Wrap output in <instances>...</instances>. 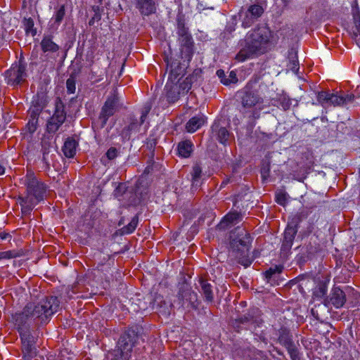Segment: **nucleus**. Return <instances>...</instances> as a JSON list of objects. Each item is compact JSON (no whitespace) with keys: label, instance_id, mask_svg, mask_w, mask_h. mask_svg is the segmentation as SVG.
<instances>
[{"label":"nucleus","instance_id":"c03bdc74","mask_svg":"<svg viewBox=\"0 0 360 360\" xmlns=\"http://www.w3.org/2000/svg\"><path fill=\"white\" fill-rule=\"evenodd\" d=\"M113 264V261H111L110 258L108 259L107 262L105 264H98L97 266L98 271H101L102 272L107 271L111 269V266Z\"/></svg>","mask_w":360,"mask_h":360},{"label":"nucleus","instance_id":"79ce46f5","mask_svg":"<svg viewBox=\"0 0 360 360\" xmlns=\"http://www.w3.org/2000/svg\"><path fill=\"white\" fill-rule=\"evenodd\" d=\"M155 145H156L155 139L149 138L147 139L145 146L148 150V151L150 154V158H153V155H154L153 153H154V149H155Z\"/></svg>","mask_w":360,"mask_h":360},{"label":"nucleus","instance_id":"4c0bfd02","mask_svg":"<svg viewBox=\"0 0 360 360\" xmlns=\"http://www.w3.org/2000/svg\"><path fill=\"white\" fill-rule=\"evenodd\" d=\"M153 106V102L151 100H148L143 105L141 109V117L140 121L141 123H143L145 122V119L146 118L148 114L150 111Z\"/></svg>","mask_w":360,"mask_h":360},{"label":"nucleus","instance_id":"c756f323","mask_svg":"<svg viewBox=\"0 0 360 360\" xmlns=\"http://www.w3.org/2000/svg\"><path fill=\"white\" fill-rule=\"evenodd\" d=\"M25 255V252L22 249H15L0 252V261L3 259H15Z\"/></svg>","mask_w":360,"mask_h":360},{"label":"nucleus","instance_id":"ea45409f","mask_svg":"<svg viewBox=\"0 0 360 360\" xmlns=\"http://www.w3.org/2000/svg\"><path fill=\"white\" fill-rule=\"evenodd\" d=\"M76 79L75 76L71 75L70 77L66 81V87L68 94H74L76 89L75 85Z\"/></svg>","mask_w":360,"mask_h":360},{"label":"nucleus","instance_id":"f8f14e48","mask_svg":"<svg viewBox=\"0 0 360 360\" xmlns=\"http://www.w3.org/2000/svg\"><path fill=\"white\" fill-rule=\"evenodd\" d=\"M297 232V229L296 225L288 224L285 228L281 248V252L283 255H287L290 252Z\"/></svg>","mask_w":360,"mask_h":360},{"label":"nucleus","instance_id":"a19ab883","mask_svg":"<svg viewBox=\"0 0 360 360\" xmlns=\"http://www.w3.org/2000/svg\"><path fill=\"white\" fill-rule=\"evenodd\" d=\"M281 272V268L276 266L274 268H270L265 272L266 278L268 280L274 278Z\"/></svg>","mask_w":360,"mask_h":360},{"label":"nucleus","instance_id":"2eb2a0df","mask_svg":"<svg viewBox=\"0 0 360 360\" xmlns=\"http://www.w3.org/2000/svg\"><path fill=\"white\" fill-rule=\"evenodd\" d=\"M242 105L245 108H251L260 106L263 103V98L257 92L246 90L242 97Z\"/></svg>","mask_w":360,"mask_h":360},{"label":"nucleus","instance_id":"13d9d810","mask_svg":"<svg viewBox=\"0 0 360 360\" xmlns=\"http://www.w3.org/2000/svg\"><path fill=\"white\" fill-rule=\"evenodd\" d=\"M48 153L47 150H46V148H44L43 149V160L44 161H46V155Z\"/></svg>","mask_w":360,"mask_h":360},{"label":"nucleus","instance_id":"cd10ccee","mask_svg":"<svg viewBox=\"0 0 360 360\" xmlns=\"http://www.w3.org/2000/svg\"><path fill=\"white\" fill-rule=\"evenodd\" d=\"M217 75L221 79V82L225 85L236 84L238 82V78L234 71H231L229 76H226L223 70H218L217 71Z\"/></svg>","mask_w":360,"mask_h":360},{"label":"nucleus","instance_id":"6ab92c4d","mask_svg":"<svg viewBox=\"0 0 360 360\" xmlns=\"http://www.w3.org/2000/svg\"><path fill=\"white\" fill-rule=\"evenodd\" d=\"M199 283L200 285V292L203 296L205 302L212 303L214 301V292L212 285L207 281L200 278Z\"/></svg>","mask_w":360,"mask_h":360},{"label":"nucleus","instance_id":"052dcab7","mask_svg":"<svg viewBox=\"0 0 360 360\" xmlns=\"http://www.w3.org/2000/svg\"><path fill=\"white\" fill-rule=\"evenodd\" d=\"M93 10L95 11V13H99V7L98 6H93Z\"/></svg>","mask_w":360,"mask_h":360},{"label":"nucleus","instance_id":"aec40b11","mask_svg":"<svg viewBox=\"0 0 360 360\" xmlns=\"http://www.w3.org/2000/svg\"><path fill=\"white\" fill-rule=\"evenodd\" d=\"M138 8L143 15H149L156 11V4L154 0H137Z\"/></svg>","mask_w":360,"mask_h":360},{"label":"nucleus","instance_id":"09e8293b","mask_svg":"<svg viewBox=\"0 0 360 360\" xmlns=\"http://www.w3.org/2000/svg\"><path fill=\"white\" fill-rule=\"evenodd\" d=\"M106 156L109 160H113L117 156V150L114 148H110L106 152Z\"/></svg>","mask_w":360,"mask_h":360},{"label":"nucleus","instance_id":"a18cd8bd","mask_svg":"<svg viewBox=\"0 0 360 360\" xmlns=\"http://www.w3.org/2000/svg\"><path fill=\"white\" fill-rule=\"evenodd\" d=\"M287 350L292 360H300L299 353L295 345L288 348Z\"/></svg>","mask_w":360,"mask_h":360},{"label":"nucleus","instance_id":"c85d7f7f","mask_svg":"<svg viewBox=\"0 0 360 360\" xmlns=\"http://www.w3.org/2000/svg\"><path fill=\"white\" fill-rule=\"evenodd\" d=\"M329 279L319 281L316 286L314 289L313 295L317 298H322L327 292Z\"/></svg>","mask_w":360,"mask_h":360},{"label":"nucleus","instance_id":"39448f33","mask_svg":"<svg viewBox=\"0 0 360 360\" xmlns=\"http://www.w3.org/2000/svg\"><path fill=\"white\" fill-rule=\"evenodd\" d=\"M177 34L181 58L184 61L189 62L193 53V41L188 28L185 27L184 21L181 19L177 20Z\"/></svg>","mask_w":360,"mask_h":360},{"label":"nucleus","instance_id":"3c124183","mask_svg":"<svg viewBox=\"0 0 360 360\" xmlns=\"http://www.w3.org/2000/svg\"><path fill=\"white\" fill-rule=\"evenodd\" d=\"M261 173L263 178H266V176H268L269 173V167L266 166V167H263L262 169Z\"/></svg>","mask_w":360,"mask_h":360},{"label":"nucleus","instance_id":"603ef678","mask_svg":"<svg viewBox=\"0 0 360 360\" xmlns=\"http://www.w3.org/2000/svg\"><path fill=\"white\" fill-rule=\"evenodd\" d=\"M7 238H11V235L6 232H1L0 233V239L6 240Z\"/></svg>","mask_w":360,"mask_h":360},{"label":"nucleus","instance_id":"69168bd1","mask_svg":"<svg viewBox=\"0 0 360 360\" xmlns=\"http://www.w3.org/2000/svg\"><path fill=\"white\" fill-rule=\"evenodd\" d=\"M103 0H99V3L101 4Z\"/></svg>","mask_w":360,"mask_h":360},{"label":"nucleus","instance_id":"5701e85b","mask_svg":"<svg viewBox=\"0 0 360 360\" xmlns=\"http://www.w3.org/2000/svg\"><path fill=\"white\" fill-rule=\"evenodd\" d=\"M171 307L172 304L169 302H167L165 300H164L162 296H155L153 301V308L159 309L160 313H162L165 315H169L170 314Z\"/></svg>","mask_w":360,"mask_h":360},{"label":"nucleus","instance_id":"8fccbe9b","mask_svg":"<svg viewBox=\"0 0 360 360\" xmlns=\"http://www.w3.org/2000/svg\"><path fill=\"white\" fill-rule=\"evenodd\" d=\"M290 68L293 72L296 73L299 70L298 62L296 60H292V61H290Z\"/></svg>","mask_w":360,"mask_h":360},{"label":"nucleus","instance_id":"a878e982","mask_svg":"<svg viewBox=\"0 0 360 360\" xmlns=\"http://www.w3.org/2000/svg\"><path fill=\"white\" fill-rule=\"evenodd\" d=\"M167 70H169L170 79L172 80L177 79V77L183 74L184 69L180 65V63L176 61L169 62L167 58Z\"/></svg>","mask_w":360,"mask_h":360},{"label":"nucleus","instance_id":"a211bd4d","mask_svg":"<svg viewBox=\"0 0 360 360\" xmlns=\"http://www.w3.org/2000/svg\"><path fill=\"white\" fill-rule=\"evenodd\" d=\"M200 77V71L195 70L193 74L186 77L181 82L177 84L182 95L186 94L191 88L192 84L196 82Z\"/></svg>","mask_w":360,"mask_h":360},{"label":"nucleus","instance_id":"bf43d9fd","mask_svg":"<svg viewBox=\"0 0 360 360\" xmlns=\"http://www.w3.org/2000/svg\"><path fill=\"white\" fill-rule=\"evenodd\" d=\"M95 20V17H93L91 19L89 20V25H93L94 24Z\"/></svg>","mask_w":360,"mask_h":360},{"label":"nucleus","instance_id":"4468645a","mask_svg":"<svg viewBox=\"0 0 360 360\" xmlns=\"http://www.w3.org/2000/svg\"><path fill=\"white\" fill-rule=\"evenodd\" d=\"M22 342V351L23 353V358H32L35 355V348L34 347L33 337L31 333H23L20 335Z\"/></svg>","mask_w":360,"mask_h":360},{"label":"nucleus","instance_id":"7ed1b4c3","mask_svg":"<svg viewBox=\"0 0 360 360\" xmlns=\"http://www.w3.org/2000/svg\"><path fill=\"white\" fill-rule=\"evenodd\" d=\"M25 184L26 195L19 196L18 198L22 212L32 211L37 204L43 200L47 188L32 171H27Z\"/></svg>","mask_w":360,"mask_h":360},{"label":"nucleus","instance_id":"49530a36","mask_svg":"<svg viewBox=\"0 0 360 360\" xmlns=\"http://www.w3.org/2000/svg\"><path fill=\"white\" fill-rule=\"evenodd\" d=\"M354 24L353 32L356 36L360 35V14L354 16Z\"/></svg>","mask_w":360,"mask_h":360},{"label":"nucleus","instance_id":"ddd939ff","mask_svg":"<svg viewBox=\"0 0 360 360\" xmlns=\"http://www.w3.org/2000/svg\"><path fill=\"white\" fill-rule=\"evenodd\" d=\"M212 135L220 143L226 145L229 139L230 133L225 126L222 125L219 121H215L211 127Z\"/></svg>","mask_w":360,"mask_h":360},{"label":"nucleus","instance_id":"4d7b16f0","mask_svg":"<svg viewBox=\"0 0 360 360\" xmlns=\"http://www.w3.org/2000/svg\"><path fill=\"white\" fill-rule=\"evenodd\" d=\"M94 17H95L96 20H100L101 18V14L99 13H96Z\"/></svg>","mask_w":360,"mask_h":360},{"label":"nucleus","instance_id":"dca6fc26","mask_svg":"<svg viewBox=\"0 0 360 360\" xmlns=\"http://www.w3.org/2000/svg\"><path fill=\"white\" fill-rule=\"evenodd\" d=\"M118 98L113 95L108 97L105 102L100 114V117L105 122L110 117L113 115L117 110Z\"/></svg>","mask_w":360,"mask_h":360},{"label":"nucleus","instance_id":"e433bc0d","mask_svg":"<svg viewBox=\"0 0 360 360\" xmlns=\"http://www.w3.org/2000/svg\"><path fill=\"white\" fill-rule=\"evenodd\" d=\"M23 25L26 34H31L32 36H34L37 34V30L34 27V20L31 18H25L23 20Z\"/></svg>","mask_w":360,"mask_h":360},{"label":"nucleus","instance_id":"f257e3e1","mask_svg":"<svg viewBox=\"0 0 360 360\" xmlns=\"http://www.w3.org/2000/svg\"><path fill=\"white\" fill-rule=\"evenodd\" d=\"M60 307V301L57 297L51 296L36 304L28 302L22 311L11 316V321L19 334L30 333V323L37 319L41 323L46 322Z\"/></svg>","mask_w":360,"mask_h":360},{"label":"nucleus","instance_id":"37998d69","mask_svg":"<svg viewBox=\"0 0 360 360\" xmlns=\"http://www.w3.org/2000/svg\"><path fill=\"white\" fill-rule=\"evenodd\" d=\"M287 193L285 192H279L276 195V201L278 204L285 206L287 203Z\"/></svg>","mask_w":360,"mask_h":360},{"label":"nucleus","instance_id":"f3484780","mask_svg":"<svg viewBox=\"0 0 360 360\" xmlns=\"http://www.w3.org/2000/svg\"><path fill=\"white\" fill-rule=\"evenodd\" d=\"M354 100V94L338 95V93H330L328 104L334 107L342 106L353 103Z\"/></svg>","mask_w":360,"mask_h":360},{"label":"nucleus","instance_id":"423d86ee","mask_svg":"<svg viewBox=\"0 0 360 360\" xmlns=\"http://www.w3.org/2000/svg\"><path fill=\"white\" fill-rule=\"evenodd\" d=\"M153 158H150L148 161V165L144 169L143 174L141 177L139 179L140 186L136 185V198H138V194L140 195L139 202L141 204H145V202L148 199V181L146 179V176L150 174H151L154 170H158L160 167V165L155 162Z\"/></svg>","mask_w":360,"mask_h":360},{"label":"nucleus","instance_id":"4be33fe9","mask_svg":"<svg viewBox=\"0 0 360 360\" xmlns=\"http://www.w3.org/2000/svg\"><path fill=\"white\" fill-rule=\"evenodd\" d=\"M78 143L73 137H68L62 148V150L66 158H71L76 154Z\"/></svg>","mask_w":360,"mask_h":360},{"label":"nucleus","instance_id":"5fc2aeb1","mask_svg":"<svg viewBox=\"0 0 360 360\" xmlns=\"http://www.w3.org/2000/svg\"><path fill=\"white\" fill-rule=\"evenodd\" d=\"M274 350L276 351L278 355L281 356L283 359L285 358L283 353L281 350L278 349L276 347L274 348Z\"/></svg>","mask_w":360,"mask_h":360},{"label":"nucleus","instance_id":"e2e57ef3","mask_svg":"<svg viewBox=\"0 0 360 360\" xmlns=\"http://www.w3.org/2000/svg\"><path fill=\"white\" fill-rule=\"evenodd\" d=\"M301 214L303 216V217H307V214H304L303 212H302Z\"/></svg>","mask_w":360,"mask_h":360},{"label":"nucleus","instance_id":"412c9836","mask_svg":"<svg viewBox=\"0 0 360 360\" xmlns=\"http://www.w3.org/2000/svg\"><path fill=\"white\" fill-rule=\"evenodd\" d=\"M41 51L44 53H56L60 49V46L53 41L52 35H45L40 43Z\"/></svg>","mask_w":360,"mask_h":360},{"label":"nucleus","instance_id":"6e6552de","mask_svg":"<svg viewBox=\"0 0 360 360\" xmlns=\"http://www.w3.org/2000/svg\"><path fill=\"white\" fill-rule=\"evenodd\" d=\"M179 304L183 308L196 309L198 304V295L186 284H184L178 293Z\"/></svg>","mask_w":360,"mask_h":360},{"label":"nucleus","instance_id":"f03ea898","mask_svg":"<svg viewBox=\"0 0 360 360\" xmlns=\"http://www.w3.org/2000/svg\"><path fill=\"white\" fill-rule=\"evenodd\" d=\"M271 37V31L266 25H258L251 30L241 43L242 49L236 56V59L239 62H243L248 58L264 53Z\"/></svg>","mask_w":360,"mask_h":360},{"label":"nucleus","instance_id":"7c9ffc66","mask_svg":"<svg viewBox=\"0 0 360 360\" xmlns=\"http://www.w3.org/2000/svg\"><path fill=\"white\" fill-rule=\"evenodd\" d=\"M272 101L274 105H280L284 110H288L291 105V99L285 94H278Z\"/></svg>","mask_w":360,"mask_h":360},{"label":"nucleus","instance_id":"864d4df0","mask_svg":"<svg viewBox=\"0 0 360 360\" xmlns=\"http://www.w3.org/2000/svg\"><path fill=\"white\" fill-rule=\"evenodd\" d=\"M311 314L312 315L318 320L321 319V316H319V313H318V309L316 307V308H312L311 310Z\"/></svg>","mask_w":360,"mask_h":360},{"label":"nucleus","instance_id":"b1692460","mask_svg":"<svg viewBox=\"0 0 360 360\" xmlns=\"http://www.w3.org/2000/svg\"><path fill=\"white\" fill-rule=\"evenodd\" d=\"M240 219L241 215L239 213L236 212H229L224 217L219 224V226H220L221 229H226L230 225L237 223Z\"/></svg>","mask_w":360,"mask_h":360},{"label":"nucleus","instance_id":"6e6d98bb","mask_svg":"<svg viewBox=\"0 0 360 360\" xmlns=\"http://www.w3.org/2000/svg\"><path fill=\"white\" fill-rule=\"evenodd\" d=\"M4 173H5V168L1 164H0V175H3Z\"/></svg>","mask_w":360,"mask_h":360},{"label":"nucleus","instance_id":"0eeeda50","mask_svg":"<svg viewBox=\"0 0 360 360\" xmlns=\"http://www.w3.org/2000/svg\"><path fill=\"white\" fill-rule=\"evenodd\" d=\"M66 120V112L62 103H57L53 115L48 120L46 131L49 134L56 133Z\"/></svg>","mask_w":360,"mask_h":360},{"label":"nucleus","instance_id":"393cba45","mask_svg":"<svg viewBox=\"0 0 360 360\" xmlns=\"http://www.w3.org/2000/svg\"><path fill=\"white\" fill-rule=\"evenodd\" d=\"M167 88V98L169 103H174L179 100L181 92L179 90V87L177 86V84H173L169 85L168 83L166 85Z\"/></svg>","mask_w":360,"mask_h":360},{"label":"nucleus","instance_id":"20e7f679","mask_svg":"<svg viewBox=\"0 0 360 360\" xmlns=\"http://www.w3.org/2000/svg\"><path fill=\"white\" fill-rule=\"evenodd\" d=\"M231 238V255L245 267L249 266L252 262L248 257L252 242L250 235L244 229L237 228Z\"/></svg>","mask_w":360,"mask_h":360},{"label":"nucleus","instance_id":"bb28decb","mask_svg":"<svg viewBox=\"0 0 360 360\" xmlns=\"http://www.w3.org/2000/svg\"><path fill=\"white\" fill-rule=\"evenodd\" d=\"M205 123L203 116H195L191 118L186 123V128L188 132H194L202 127Z\"/></svg>","mask_w":360,"mask_h":360},{"label":"nucleus","instance_id":"680f3d73","mask_svg":"<svg viewBox=\"0 0 360 360\" xmlns=\"http://www.w3.org/2000/svg\"><path fill=\"white\" fill-rule=\"evenodd\" d=\"M282 1L285 4H288L290 0H282Z\"/></svg>","mask_w":360,"mask_h":360},{"label":"nucleus","instance_id":"de8ad7c7","mask_svg":"<svg viewBox=\"0 0 360 360\" xmlns=\"http://www.w3.org/2000/svg\"><path fill=\"white\" fill-rule=\"evenodd\" d=\"M134 220L132 219L131 222L128 224V226H124L122 229V234H128L130 233H132L135 229V224Z\"/></svg>","mask_w":360,"mask_h":360},{"label":"nucleus","instance_id":"9b49d317","mask_svg":"<svg viewBox=\"0 0 360 360\" xmlns=\"http://www.w3.org/2000/svg\"><path fill=\"white\" fill-rule=\"evenodd\" d=\"M346 302V296L345 292L338 287H334L328 298L324 300V306H334L338 309L342 307Z\"/></svg>","mask_w":360,"mask_h":360},{"label":"nucleus","instance_id":"c9c22d12","mask_svg":"<svg viewBox=\"0 0 360 360\" xmlns=\"http://www.w3.org/2000/svg\"><path fill=\"white\" fill-rule=\"evenodd\" d=\"M235 323H241L247 325L249 329H252L255 327V320L253 317L249 314H245L238 319H236Z\"/></svg>","mask_w":360,"mask_h":360},{"label":"nucleus","instance_id":"58836bf2","mask_svg":"<svg viewBox=\"0 0 360 360\" xmlns=\"http://www.w3.org/2000/svg\"><path fill=\"white\" fill-rule=\"evenodd\" d=\"M330 93L328 91H319L317 94V101L322 106H325L326 104L329 103Z\"/></svg>","mask_w":360,"mask_h":360},{"label":"nucleus","instance_id":"0e129e2a","mask_svg":"<svg viewBox=\"0 0 360 360\" xmlns=\"http://www.w3.org/2000/svg\"><path fill=\"white\" fill-rule=\"evenodd\" d=\"M35 129H36V127H34V129H32V131H35Z\"/></svg>","mask_w":360,"mask_h":360},{"label":"nucleus","instance_id":"f704fd0d","mask_svg":"<svg viewBox=\"0 0 360 360\" xmlns=\"http://www.w3.org/2000/svg\"><path fill=\"white\" fill-rule=\"evenodd\" d=\"M202 167L198 162L193 165L191 174L192 176L193 186H198L199 180L201 178Z\"/></svg>","mask_w":360,"mask_h":360},{"label":"nucleus","instance_id":"2f4dec72","mask_svg":"<svg viewBox=\"0 0 360 360\" xmlns=\"http://www.w3.org/2000/svg\"><path fill=\"white\" fill-rule=\"evenodd\" d=\"M278 342L285 347L286 349L294 345V342L292 340V335L286 330H281L279 332V336L278 338Z\"/></svg>","mask_w":360,"mask_h":360},{"label":"nucleus","instance_id":"473e14b6","mask_svg":"<svg viewBox=\"0 0 360 360\" xmlns=\"http://www.w3.org/2000/svg\"><path fill=\"white\" fill-rule=\"evenodd\" d=\"M193 145L189 141L180 142L178 146V153L183 158H188L192 152Z\"/></svg>","mask_w":360,"mask_h":360},{"label":"nucleus","instance_id":"72a5a7b5","mask_svg":"<svg viewBox=\"0 0 360 360\" xmlns=\"http://www.w3.org/2000/svg\"><path fill=\"white\" fill-rule=\"evenodd\" d=\"M65 16V6L61 5L58 8H56L51 20L54 24L59 25L63 20Z\"/></svg>","mask_w":360,"mask_h":360},{"label":"nucleus","instance_id":"1a4fd4ad","mask_svg":"<svg viewBox=\"0 0 360 360\" xmlns=\"http://www.w3.org/2000/svg\"><path fill=\"white\" fill-rule=\"evenodd\" d=\"M7 84L10 85H18L25 81L26 77L25 66L23 64L12 65L5 72Z\"/></svg>","mask_w":360,"mask_h":360},{"label":"nucleus","instance_id":"9d476101","mask_svg":"<svg viewBox=\"0 0 360 360\" xmlns=\"http://www.w3.org/2000/svg\"><path fill=\"white\" fill-rule=\"evenodd\" d=\"M264 12V7L259 4L250 5L244 13L242 20V26L244 28L250 27Z\"/></svg>","mask_w":360,"mask_h":360}]
</instances>
